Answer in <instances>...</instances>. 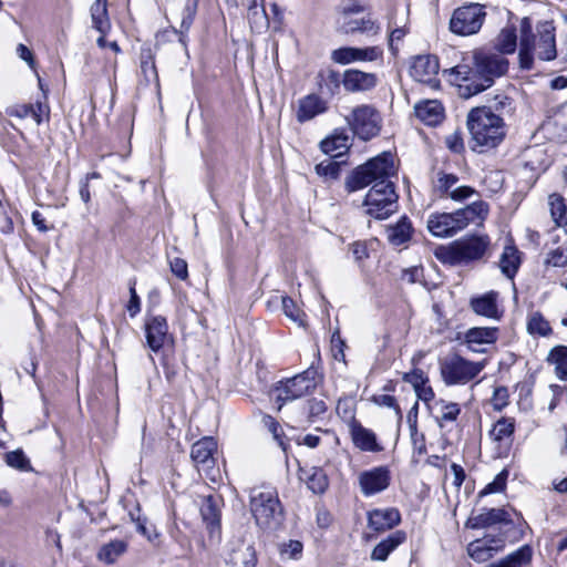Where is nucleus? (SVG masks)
Here are the masks:
<instances>
[{
  "mask_svg": "<svg viewBox=\"0 0 567 567\" xmlns=\"http://www.w3.org/2000/svg\"><path fill=\"white\" fill-rule=\"evenodd\" d=\"M302 548L303 546L299 540H289L280 545L279 553L284 559H299Z\"/></svg>",
  "mask_w": 567,
  "mask_h": 567,
  "instance_id": "3c124183",
  "label": "nucleus"
},
{
  "mask_svg": "<svg viewBox=\"0 0 567 567\" xmlns=\"http://www.w3.org/2000/svg\"><path fill=\"white\" fill-rule=\"evenodd\" d=\"M546 262L554 267L567 266V248L557 247L556 249L548 252Z\"/></svg>",
  "mask_w": 567,
  "mask_h": 567,
  "instance_id": "6e6d98bb",
  "label": "nucleus"
},
{
  "mask_svg": "<svg viewBox=\"0 0 567 567\" xmlns=\"http://www.w3.org/2000/svg\"><path fill=\"white\" fill-rule=\"evenodd\" d=\"M216 451L217 442L210 436H205L193 444L190 457L197 467L209 468L215 463L214 453Z\"/></svg>",
  "mask_w": 567,
  "mask_h": 567,
  "instance_id": "4be33fe9",
  "label": "nucleus"
},
{
  "mask_svg": "<svg viewBox=\"0 0 567 567\" xmlns=\"http://www.w3.org/2000/svg\"><path fill=\"white\" fill-rule=\"evenodd\" d=\"M398 194L390 181H379L365 195L364 206L369 216L377 219L388 218L398 208Z\"/></svg>",
  "mask_w": 567,
  "mask_h": 567,
  "instance_id": "0eeeda50",
  "label": "nucleus"
},
{
  "mask_svg": "<svg viewBox=\"0 0 567 567\" xmlns=\"http://www.w3.org/2000/svg\"><path fill=\"white\" fill-rule=\"evenodd\" d=\"M395 173L391 154H382L357 167L346 181L349 193L362 189L370 184L388 178Z\"/></svg>",
  "mask_w": 567,
  "mask_h": 567,
  "instance_id": "423d86ee",
  "label": "nucleus"
},
{
  "mask_svg": "<svg viewBox=\"0 0 567 567\" xmlns=\"http://www.w3.org/2000/svg\"><path fill=\"white\" fill-rule=\"evenodd\" d=\"M364 10V6L359 0H347L342 2L338 12L347 20L350 14L360 13Z\"/></svg>",
  "mask_w": 567,
  "mask_h": 567,
  "instance_id": "052dcab7",
  "label": "nucleus"
},
{
  "mask_svg": "<svg viewBox=\"0 0 567 567\" xmlns=\"http://www.w3.org/2000/svg\"><path fill=\"white\" fill-rule=\"evenodd\" d=\"M487 214L488 205L485 202H474L454 213L432 214L427 220V229L435 237H451L470 223H481Z\"/></svg>",
  "mask_w": 567,
  "mask_h": 567,
  "instance_id": "7ed1b4c3",
  "label": "nucleus"
},
{
  "mask_svg": "<svg viewBox=\"0 0 567 567\" xmlns=\"http://www.w3.org/2000/svg\"><path fill=\"white\" fill-rule=\"evenodd\" d=\"M475 194V189L470 186H458L456 185L455 188H453L450 193V198L455 202H462L470 197H472Z\"/></svg>",
  "mask_w": 567,
  "mask_h": 567,
  "instance_id": "69168bd1",
  "label": "nucleus"
},
{
  "mask_svg": "<svg viewBox=\"0 0 567 567\" xmlns=\"http://www.w3.org/2000/svg\"><path fill=\"white\" fill-rule=\"evenodd\" d=\"M378 83L374 73H368L355 69L347 70L343 74L342 84L349 92H361L373 89Z\"/></svg>",
  "mask_w": 567,
  "mask_h": 567,
  "instance_id": "aec40b11",
  "label": "nucleus"
},
{
  "mask_svg": "<svg viewBox=\"0 0 567 567\" xmlns=\"http://www.w3.org/2000/svg\"><path fill=\"white\" fill-rule=\"evenodd\" d=\"M440 70L439 60L434 55H417L410 65V75L417 82L427 84L431 89L440 86L437 79Z\"/></svg>",
  "mask_w": 567,
  "mask_h": 567,
  "instance_id": "ddd939ff",
  "label": "nucleus"
},
{
  "mask_svg": "<svg viewBox=\"0 0 567 567\" xmlns=\"http://www.w3.org/2000/svg\"><path fill=\"white\" fill-rule=\"evenodd\" d=\"M93 28L101 34H106L111 29L107 13V0H95L90 8Z\"/></svg>",
  "mask_w": 567,
  "mask_h": 567,
  "instance_id": "c85d7f7f",
  "label": "nucleus"
},
{
  "mask_svg": "<svg viewBox=\"0 0 567 567\" xmlns=\"http://www.w3.org/2000/svg\"><path fill=\"white\" fill-rule=\"evenodd\" d=\"M346 121L351 131L364 141L377 136L382 123L380 112L371 104L354 106L346 116Z\"/></svg>",
  "mask_w": 567,
  "mask_h": 567,
  "instance_id": "9d476101",
  "label": "nucleus"
},
{
  "mask_svg": "<svg viewBox=\"0 0 567 567\" xmlns=\"http://www.w3.org/2000/svg\"><path fill=\"white\" fill-rule=\"evenodd\" d=\"M402 379L404 382L410 383L414 390L424 383H429L427 375L421 369H414L411 372L404 373Z\"/></svg>",
  "mask_w": 567,
  "mask_h": 567,
  "instance_id": "bf43d9fd",
  "label": "nucleus"
},
{
  "mask_svg": "<svg viewBox=\"0 0 567 567\" xmlns=\"http://www.w3.org/2000/svg\"><path fill=\"white\" fill-rule=\"evenodd\" d=\"M249 508L256 524L265 530H276L284 522V507L275 487L251 488Z\"/></svg>",
  "mask_w": 567,
  "mask_h": 567,
  "instance_id": "39448f33",
  "label": "nucleus"
},
{
  "mask_svg": "<svg viewBox=\"0 0 567 567\" xmlns=\"http://www.w3.org/2000/svg\"><path fill=\"white\" fill-rule=\"evenodd\" d=\"M327 102L317 94H309L298 101L296 117L299 123H305L327 111Z\"/></svg>",
  "mask_w": 567,
  "mask_h": 567,
  "instance_id": "412c9836",
  "label": "nucleus"
},
{
  "mask_svg": "<svg viewBox=\"0 0 567 567\" xmlns=\"http://www.w3.org/2000/svg\"><path fill=\"white\" fill-rule=\"evenodd\" d=\"M226 561L234 567H255L256 551L250 544L238 539L229 544Z\"/></svg>",
  "mask_w": 567,
  "mask_h": 567,
  "instance_id": "a211bd4d",
  "label": "nucleus"
},
{
  "mask_svg": "<svg viewBox=\"0 0 567 567\" xmlns=\"http://www.w3.org/2000/svg\"><path fill=\"white\" fill-rule=\"evenodd\" d=\"M484 367V362H474L458 354H451L441 363V375L447 385L466 384L477 377Z\"/></svg>",
  "mask_w": 567,
  "mask_h": 567,
  "instance_id": "1a4fd4ad",
  "label": "nucleus"
},
{
  "mask_svg": "<svg viewBox=\"0 0 567 567\" xmlns=\"http://www.w3.org/2000/svg\"><path fill=\"white\" fill-rule=\"evenodd\" d=\"M6 462L9 466L20 471H31L29 458L24 455L21 450H16L7 453Z\"/></svg>",
  "mask_w": 567,
  "mask_h": 567,
  "instance_id": "09e8293b",
  "label": "nucleus"
},
{
  "mask_svg": "<svg viewBox=\"0 0 567 567\" xmlns=\"http://www.w3.org/2000/svg\"><path fill=\"white\" fill-rule=\"evenodd\" d=\"M489 540H475L468 546L470 556L477 561H485L493 556L494 553L501 551L504 548L503 540H491L495 546L488 545Z\"/></svg>",
  "mask_w": 567,
  "mask_h": 567,
  "instance_id": "2f4dec72",
  "label": "nucleus"
},
{
  "mask_svg": "<svg viewBox=\"0 0 567 567\" xmlns=\"http://www.w3.org/2000/svg\"><path fill=\"white\" fill-rule=\"evenodd\" d=\"M507 476L508 472L506 470H503L495 476L492 483L486 485V487L481 492V494H492L502 492L506 486Z\"/></svg>",
  "mask_w": 567,
  "mask_h": 567,
  "instance_id": "4d7b16f0",
  "label": "nucleus"
},
{
  "mask_svg": "<svg viewBox=\"0 0 567 567\" xmlns=\"http://www.w3.org/2000/svg\"><path fill=\"white\" fill-rule=\"evenodd\" d=\"M467 127L475 146L496 147L505 137V123L489 107H475L467 115Z\"/></svg>",
  "mask_w": 567,
  "mask_h": 567,
  "instance_id": "20e7f679",
  "label": "nucleus"
},
{
  "mask_svg": "<svg viewBox=\"0 0 567 567\" xmlns=\"http://www.w3.org/2000/svg\"><path fill=\"white\" fill-rule=\"evenodd\" d=\"M368 518L369 526L375 532H385L401 522V515L395 508L373 509Z\"/></svg>",
  "mask_w": 567,
  "mask_h": 567,
  "instance_id": "b1692460",
  "label": "nucleus"
},
{
  "mask_svg": "<svg viewBox=\"0 0 567 567\" xmlns=\"http://www.w3.org/2000/svg\"><path fill=\"white\" fill-rule=\"evenodd\" d=\"M532 559V549L529 546H523L506 557L488 564L486 567H523Z\"/></svg>",
  "mask_w": 567,
  "mask_h": 567,
  "instance_id": "c9c22d12",
  "label": "nucleus"
},
{
  "mask_svg": "<svg viewBox=\"0 0 567 567\" xmlns=\"http://www.w3.org/2000/svg\"><path fill=\"white\" fill-rule=\"evenodd\" d=\"M509 394L508 390L505 386H495L493 391V395L491 398V404L494 410L502 411L505 406L508 405Z\"/></svg>",
  "mask_w": 567,
  "mask_h": 567,
  "instance_id": "603ef678",
  "label": "nucleus"
},
{
  "mask_svg": "<svg viewBox=\"0 0 567 567\" xmlns=\"http://www.w3.org/2000/svg\"><path fill=\"white\" fill-rule=\"evenodd\" d=\"M507 70L508 61L502 54L480 50L473 52L471 65L462 63L451 72L462 82L458 84L461 94L470 97L489 87L494 78L504 75Z\"/></svg>",
  "mask_w": 567,
  "mask_h": 567,
  "instance_id": "f257e3e1",
  "label": "nucleus"
},
{
  "mask_svg": "<svg viewBox=\"0 0 567 567\" xmlns=\"http://www.w3.org/2000/svg\"><path fill=\"white\" fill-rule=\"evenodd\" d=\"M550 215L558 227L565 228L567 233V207L561 196L553 194L548 198Z\"/></svg>",
  "mask_w": 567,
  "mask_h": 567,
  "instance_id": "ea45409f",
  "label": "nucleus"
},
{
  "mask_svg": "<svg viewBox=\"0 0 567 567\" xmlns=\"http://www.w3.org/2000/svg\"><path fill=\"white\" fill-rule=\"evenodd\" d=\"M316 173L327 178H338L340 174V163L331 158L324 159L316 165Z\"/></svg>",
  "mask_w": 567,
  "mask_h": 567,
  "instance_id": "8fccbe9b",
  "label": "nucleus"
},
{
  "mask_svg": "<svg viewBox=\"0 0 567 567\" xmlns=\"http://www.w3.org/2000/svg\"><path fill=\"white\" fill-rule=\"evenodd\" d=\"M382 49L380 47L352 48L344 47L333 50L331 60L339 64H349L357 61H375L381 58Z\"/></svg>",
  "mask_w": 567,
  "mask_h": 567,
  "instance_id": "f3484780",
  "label": "nucleus"
},
{
  "mask_svg": "<svg viewBox=\"0 0 567 567\" xmlns=\"http://www.w3.org/2000/svg\"><path fill=\"white\" fill-rule=\"evenodd\" d=\"M410 429V437L413 446V453L422 456L426 453V444L425 437L423 433L417 431V426L409 427Z\"/></svg>",
  "mask_w": 567,
  "mask_h": 567,
  "instance_id": "5fc2aeb1",
  "label": "nucleus"
},
{
  "mask_svg": "<svg viewBox=\"0 0 567 567\" xmlns=\"http://www.w3.org/2000/svg\"><path fill=\"white\" fill-rule=\"evenodd\" d=\"M515 423L513 419L502 417L494 424L491 435L495 441H503L513 435Z\"/></svg>",
  "mask_w": 567,
  "mask_h": 567,
  "instance_id": "c03bdc74",
  "label": "nucleus"
},
{
  "mask_svg": "<svg viewBox=\"0 0 567 567\" xmlns=\"http://www.w3.org/2000/svg\"><path fill=\"white\" fill-rule=\"evenodd\" d=\"M489 246L487 236H470L452 243L441 256L450 264H463L481 259Z\"/></svg>",
  "mask_w": 567,
  "mask_h": 567,
  "instance_id": "6e6552de",
  "label": "nucleus"
},
{
  "mask_svg": "<svg viewBox=\"0 0 567 567\" xmlns=\"http://www.w3.org/2000/svg\"><path fill=\"white\" fill-rule=\"evenodd\" d=\"M440 405L441 415L437 417V423L442 427L445 423L456 421L461 413V408L457 403L446 402L441 400L437 402Z\"/></svg>",
  "mask_w": 567,
  "mask_h": 567,
  "instance_id": "79ce46f5",
  "label": "nucleus"
},
{
  "mask_svg": "<svg viewBox=\"0 0 567 567\" xmlns=\"http://www.w3.org/2000/svg\"><path fill=\"white\" fill-rule=\"evenodd\" d=\"M520 265V255L514 245H507L499 258L501 271L509 279L516 275Z\"/></svg>",
  "mask_w": 567,
  "mask_h": 567,
  "instance_id": "7c9ffc66",
  "label": "nucleus"
},
{
  "mask_svg": "<svg viewBox=\"0 0 567 567\" xmlns=\"http://www.w3.org/2000/svg\"><path fill=\"white\" fill-rule=\"evenodd\" d=\"M127 550V543L123 539L111 540L104 544L99 553L97 559L104 564H114Z\"/></svg>",
  "mask_w": 567,
  "mask_h": 567,
  "instance_id": "72a5a7b5",
  "label": "nucleus"
},
{
  "mask_svg": "<svg viewBox=\"0 0 567 567\" xmlns=\"http://www.w3.org/2000/svg\"><path fill=\"white\" fill-rule=\"evenodd\" d=\"M373 402L380 406H386L394 410L395 416L399 421L402 420V412L400 406L396 403V400L393 395L381 394L373 396Z\"/></svg>",
  "mask_w": 567,
  "mask_h": 567,
  "instance_id": "13d9d810",
  "label": "nucleus"
},
{
  "mask_svg": "<svg viewBox=\"0 0 567 567\" xmlns=\"http://www.w3.org/2000/svg\"><path fill=\"white\" fill-rule=\"evenodd\" d=\"M281 303H282L284 313L289 319L297 322L299 326L305 324L306 316H305L303 311L297 306V303L291 298L282 297Z\"/></svg>",
  "mask_w": 567,
  "mask_h": 567,
  "instance_id": "de8ad7c7",
  "label": "nucleus"
},
{
  "mask_svg": "<svg viewBox=\"0 0 567 567\" xmlns=\"http://www.w3.org/2000/svg\"><path fill=\"white\" fill-rule=\"evenodd\" d=\"M350 138L346 134H334L321 142V150L323 153L329 154L331 157L341 155L349 148Z\"/></svg>",
  "mask_w": 567,
  "mask_h": 567,
  "instance_id": "4c0bfd02",
  "label": "nucleus"
},
{
  "mask_svg": "<svg viewBox=\"0 0 567 567\" xmlns=\"http://www.w3.org/2000/svg\"><path fill=\"white\" fill-rule=\"evenodd\" d=\"M532 24L528 18L520 22V45L518 52L519 66L530 70L534 58L543 61H551L557 56L555 27L551 21L537 24L536 34H530Z\"/></svg>",
  "mask_w": 567,
  "mask_h": 567,
  "instance_id": "f03ea898",
  "label": "nucleus"
},
{
  "mask_svg": "<svg viewBox=\"0 0 567 567\" xmlns=\"http://www.w3.org/2000/svg\"><path fill=\"white\" fill-rule=\"evenodd\" d=\"M458 178L454 174L439 173L434 182V190L441 196H449L453 188L456 187Z\"/></svg>",
  "mask_w": 567,
  "mask_h": 567,
  "instance_id": "37998d69",
  "label": "nucleus"
},
{
  "mask_svg": "<svg viewBox=\"0 0 567 567\" xmlns=\"http://www.w3.org/2000/svg\"><path fill=\"white\" fill-rule=\"evenodd\" d=\"M486 12L478 3H471L454 10L450 20V30L458 35H472L480 31Z\"/></svg>",
  "mask_w": 567,
  "mask_h": 567,
  "instance_id": "9b49d317",
  "label": "nucleus"
},
{
  "mask_svg": "<svg viewBox=\"0 0 567 567\" xmlns=\"http://www.w3.org/2000/svg\"><path fill=\"white\" fill-rule=\"evenodd\" d=\"M146 343L154 352L159 351L164 346L173 341L168 333V324L163 316H150L145 319Z\"/></svg>",
  "mask_w": 567,
  "mask_h": 567,
  "instance_id": "4468645a",
  "label": "nucleus"
},
{
  "mask_svg": "<svg viewBox=\"0 0 567 567\" xmlns=\"http://www.w3.org/2000/svg\"><path fill=\"white\" fill-rule=\"evenodd\" d=\"M141 70L147 81L157 80L155 62L151 55H148L146 60H142Z\"/></svg>",
  "mask_w": 567,
  "mask_h": 567,
  "instance_id": "338daca9",
  "label": "nucleus"
},
{
  "mask_svg": "<svg viewBox=\"0 0 567 567\" xmlns=\"http://www.w3.org/2000/svg\"><path fill=\"white\" fill-rule=\"evenodd\" d=\"M247 18L254 31H261L268 27V17L265 7L247 9Z\"/></svg>",
  "mask_w": 567,
  "mask_h": 567,
  "instance_id": "49530a36",
  "label": "nucleus"
},
{
  "mask_svg": "<svg viewBox=\"0 0 567 567\" xmlns=\"http://www.w3.org/2000/svg\"><path fill=\"white\" fill-rule=\"evenodd\" d=\"M445 144L454 153H460L464 148L463 138L456 132L446 136Z\"/></svg>",
  "mask_w": 567,
  "mask_h": 567,
  "instance_id": "774afa93",
  "label": "nucleus"
},
{
  "mask_svg": "<svg viewBox=\"0 0 567 567\" xmlns=\"http://www.w3.org/2000/svg\"><path fill=\"white\" fill-rule=\"evenodd\" d=\"M315 375V371L308 370L285 381L278 382L274 390L276 401L284 404L312 392L317 386Z\"/></svg>",
  "mask_w": 567,
  "mask_h": 567,
  "instance_id": "f8f14e48",
  "label": "nucleus"
},
{
  "mask_svg": "<svg viewBox=\"0 0 567 567\" xmlns=\"http://www.w3.org/2000/svg\"><path fill=\"white\" fill-rule=\"evenodd\" d=\"M406 539V534L403 530H396L389 535L385 539L380 542L372 550L371 559L384 561L389 555L403 544Z\"/></svg>",
  "mask_w": 567,
  "mask_h": 567,
  "instance_id": "a878e982",
  "label": "nucleus"
},
{
  "mask_svg": "<svg viewBox=\"0 0 567 567\" xmlns=\"http://www.w3.org/2000/svg\"><path fill=\"white\" fill-rule=\"evenodd\" d=\"M169 267L172 272L181 280L188 278V267L186 260L176 257L169 260Z\"/></svg>",
  "mask_w": 567,
  "mask_h": 567,
  "instance_id": "680f3d73",
  "label": "nucleus"
},
{
  "mask_svg": "<svg viewBox=\"0 0 567 567\" xmlns=\"http://www.w3.org/2000/svg\"><path fill=\"white\" fill-rule=\"evenodd\" d=\"M49 114L50 110L49 106L45 103L38 102L35 104H32V112H30V115L33 121L40 125L44 121H49Z\"/></svg>",
  "mask_w": 567,
  "mask_h": 567,
  "instance_id": "e2e57ef3",
  "label": "nucleus"
},
{
  "mask_svg": "<svg viewBox=\"0 0 567 567\" xmlns=\"http://www.w3.org/2000/svg\"><path fill=\"white\" fill-rule=\"evenodd\" d=\"M327 411V403L323 399L313 398L309 400L305 406L306 421L316 422Z\"/></svg>",
  "mask_w": 567,
  "mask_h": 567,
  "instance_id": "a18cd8bd",
  "label": "nucleus"
},
{
  "mask_svg": "<svg viewBox=\"0 0 567 567\" xmlns=\"http://www.w3.org/2000/svg\"><path fill=\"white\" fill-rule=\"evenodd\" d=\"M197 4L198 0H186L181 23V33H183V31H187L192 25L197 11Z\"/></svg>",
  "mask_w": 567,
  "mask_h": 567,
  "instance_id": "864d4df0",
  "label": "nucleus"
},
{
  "mask_svg": "<svg viewBox=\"0 0 567 567\" xmlns=\"http://www.w3.org/2000/svg\"><path fill=\"white\" fill-rule=\"evenodd\" d=\"M503 522H507V513L501 508L487 509L468 520L473 528H485Z\"/></svg>",
  "mask_w": 567,
  "mask_h": 567,
  "instance_id": "f704fd0d",
  "label": "nucleus"
},
{
  "mask_svg": "<svg viewBox=\"0 0 567 567\" xmlns=\"http://www.w3.org/2000/svg\"><path fill=\"white\" fill-rule=\"evenodd\" d=\"M390 471L385 466H377L359 475V485L365 496L384 491L390 485Z\"/></svg>",
  "mask_w": 567,
  "mask_h": 567,
  "instance_id": "dca6fc26",
  "label": "nucleus"
},
{
  "mask_svg": "<svg viewBox=\"0 0 567 567\" xmlns=\"http://www.w3.org/2000/svg\"><path fill=\"white\" fill-rule=\"evenodd\" d=\"M498 329L494 327H475L465 332L464 341L468 350L484 352L483 346L492 344L497 340Z\"/></svg>",
  "mask_w": 567,
  "mask_h": 567,
  "instance_id": "6ab92c4d",
  "label": "nucleus"
},
{
  "mask_svg": "<svg viewBox=\"0 0 567 567\" xmlns=\"http://www.w3.org/2000/svg\"><path fill=\"white\" fill-rule=\"evenodd\" d=\"M526 330L533 337H549L553 333L549 321L540 311H532L527 315Z\"/></svg>",
  "mask_w": 567,
  "mask_h": 567,
  "instance_id": "473e14b6",
  "label": "nucleus"
},
{
  "mask_svg": "<svg viewBox=\"0 0 567 567\" xmlns=\"http://www.w3.org/2000/svg\"><path fill=\"white\" fill-rule=\"evenodd\" d=\"M200 514L203 520L207 524L208 527L219 526V506L218 502L213 496H208L203 501L200 506Z\"/></svg>",
  "mask_w": 567,
  "mask_h": 567,
  "instance_id": "a19ab883",
  "label": "nucleus"
},
{
  "mask_svg": "<svg viewBox=\"0 0 567 567\" xmlns=\"http://www.w3.org/2000/svg\"><path fill=\"white\" fill-rule=\"evenodd\" d=\"M130 316L133 318L141 311V300L135 290V284L130 286V300L126 306Z\"/></svg>",
  "mask_w": 567,
  "mask_h": 567,
  "instance_id": "0e129e2a",
  "label": "nucleus"
},
{
  "mask_svg": "<svg viewBox=\"0 0 567 567\" xmlns=\"http://www.w3.org/2000/svg\"><path fill=\"white\" fill-rule=\"evenodd\" d=\"M517 47L516 30L513 27H506L501 30L499 34L495 39V49L501 54H512L515 52Z\"/></svg>",
  "mask_w": 567,
  "mask_h": 567,
  "instance_id": "e433bc0d",
  "label": "nucleus"
},
{
  "mask_svg": "<svg viewBox=\"0 0 567 567\" xmlns=\"http://www.w3.org/2000/svg\"><path fill=\"white\" fill-rule=\"evenodd\" d=\"M300 478L315 494L324 493L329 486L328 476L320 467H311L309 471L301 470Z\"/></svg>",
  "mask_w": 567,
  "mask_h": 567,
  "instance_id": "c756f323",
  "label": "nucleus"
},
{
  "mask_svg": "<svg viewBox=\"0 0 567 567\" xmlns=\"http://www.w3.org/2000/svg\"><path fill=\"white\" fill-rule=\"evenodd\" d=\"M412 230L410 220L402 217L396 224L386 227V238L391 245L401 246L411 239Z\"/></svg>",
  "mask_w": 567,
  "mask_h": 567,
  "instance_id": "cd10ccee",
  "label": "nucleus"
},
{
  "mask_svg": "<svg viewBox=\"0 0 567 567\" xmlns=\"http://www.w3.org/2000/svg\"><path fill=\"white\" fill-rule=\"evenodd\" d=\"M341 29L346 33L361 32L377 34L379 32V27L370 18H361L354 20L347 19L342 22Z\"/></svg>",
  "mask_w": 567,
  "mask_h": 567,
  "instance_id": "58836bf2",
  "label": "nucleus"
},
{
  "mask_svg": "<svg viewBox=\"0 0 567 567\" xmlns=\"http://www.w3.org/2000/svg\"><path fill=\"white\" fill-rule=\"evenodd\" d=\"M498 293L495 291L486 292L471 300L473 311L480 316L491 319H499L502 312L498 308Z\"/></svg>",
  "mask_w": 567,
  "mask_h": 567,
  "instance_id": "393cba45",
  "label": "nucleus"
},
{
  "mask_svg": "<svg viewBox=\"0 0 567 567\" xmlns=\"http://www.w3.org/2000/svg\"><path fill=\"white\" fill-rule=\"evenodd\" d=\"M348 429L354 447L361 452L378 453L383 450V446L378 442L377 434L364 427L354 416H351L348 422Z\"/></svg>",
  "mask_w": 567,
  "mask_h": 567,
  "instance_id": "2eb2a0df",
  "label": "nucleus"
},
{
  "mask_svg": "<svg viewBox=\"0 0 567 567\" xmlns=\"http://www.w3.org/2000/svg\"><path fill=\"white\" fill-rule=\"evenodd\" d=\"M546 362L554 368L555 377L567 381V346H555L546 357Z\"/></svg>",
  "mask_w": 567,
  "mask_h": 567,
  "instance_id": "bb28decb",
  "label": "nucleus"
},
{
  "mask_svg": "<svg viewBox=\"0 0 567 567\" xmlns=\"http://www.w3.org/2000/svg\"><path fill=\"white\" fill-rule=\"evenodd\" d=\"M414 113L424 124L434 126L442 122L444 109L437 100H426L415 104Z\"/></svg>",
  "mask_w": 567,
  "mask_h": 567,
  "instance_id": "5701e85b",
  "label": "nucleus"
}]
</instances>
